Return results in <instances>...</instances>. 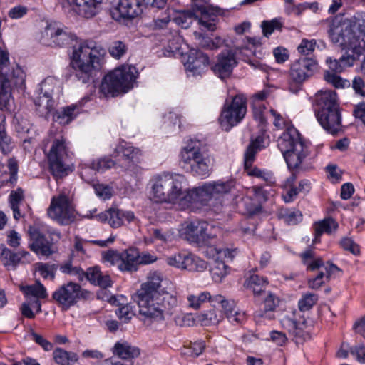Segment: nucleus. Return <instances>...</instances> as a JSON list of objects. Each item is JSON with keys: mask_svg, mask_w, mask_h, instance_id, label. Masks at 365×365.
Here are the masks:
<instances>
[{"mask_svg": "<svg viewBox=\"0 0 365 365\" xmlns=\"http://www.w3.org/2000/svg\"><path fill=\"white\" fill-rule=\"evenodd\" d=\"M150 184V196L155 202L179 203L183 208L192 207V201L187 197L191 194V190L187 189L183 175L163 173L153 176Z\"/></svg>", "mask_w": 365, "mask_h": 365, "instance_id": "f257e3e1", "label": "nucleus"}, {"mask_svg": "<svg viewBox=\"0 0 365 365\" xmlns=\"http://www.w3.org/2000/svg\"><path fill=\"white\" fill-rule=\"evenodd\" d=\"M105 54L103 47L92 40H86L73 46L71 66L76 78L82 83H88L93 69L99 66Z\"/></svg>", "mask_w": 365, "mask_h": 365, "instance_id": "f03ea898", "label": "nucleus"}, {"mask_svg": "<svg viewBox=\"0 0 365 365\" xmlns=\"http://www.w3.org/2000/svg\"><path fill=\"white\" fill-rule=\"evenodd\" d=\"M183 168L193 176L206 178L211 173L213 160L199 140H189L180 153Z\"/></svg>", "mask_w": 365, "mask_h": 365, "instance_id": "7ed1b4c3", "label": "nucleus"}, {"mask_svg": "<svg viewBox=\"0 0 365 365\" xmlns=\"http://www.w3.org/2000/svg\"><path fill=\"white\" fill-rule=\"evenodd\" d=\"M329 36L333 43L347 51L339 58L343 69L352 66L356 60L354 55H361L364 49V43L362 45L360 36L355 34L351 26L344 24L331 28Z\"/></svg>", "mask_w": 365, "mask_h": 365, "instance_id": "20e7f679", "label": "nucleus"}, {"mask_svg": "<svg viewBox=\"0 0 365 365\" xmlns=\"http://www.w3.org/2000/svg\"><path fill=\"white\" fill-rule=\"evenodd\" d=\"M277 146L289 170L299 168L308 154L307 145L294 126H289L278 138Z\"/></svg>", "mask_w": 365, "mask_h": 365, "instance_id": "39448f33", "label": "nucleus"}, {"mask_svg": "<svg viewBox=\"0 0 365 365\" xmlns=\"http://www.w3.org/2000/svg\"><path fill=\"white\" fill-rule=\"evenodd\" d=\"M50 148L46 153L49 170L56 178H63L68 174V145L66 138L61 132L51 130L48 138L44 141V147Z\"/></svg>", "mask_w": 365, "mask_h": 365, "instance_id": "423d86ee", "label": "nucleus"}, {"mask_svg": "<svg viewBox=\"0 0 365 365\" xmlns=\"http://www.w3.org/2000/svg\"><path fill=\"white\" fill-rule=\"evenodd\" d=\"M136 301L140 314L154 321H161L171 315L177 306L176 297L166 292L156 296L136 297Z\"/></svg>", "mask_w": 365, "mask_h": 365, "instance_id": "0eeeda50", "label": "nucleus"}, {"mask_svg": "<svg viewBox=\"0 0 365 365\" xmlns=\"http://www.w3.org/2000/svg\"><path fill=\"white\" fill-rule=\"evenodd\" d=\"M9 53L0 48V109L9 110L11 102V86H21L24 73L19 67L11 71Z\"/></svg>", "mask_w": 365, "mask_h": 365, "instance_id": "6e6552de", "label": "nucleus"}, {"mask_svg": "<svg viewBox=\"0 0 365 365\" xmlns=\"http://www.w3.org/2000/svg\"><path fill=\"white\" fill-rule=\"evenodd\" d=\"M137 74L135 66L123 65L103 78L100 88L101 91L105 96L112 97L126 93L133 88Z\"/></svg>", "mask_w": 365, "mask_h": 365, "instance_id": "1a4fd4ad", "label": "nucleus"}, {"mask_svg": "<svg viewBox=\"0 0 365 365\" xmlns=\"http://www.w3.org/2000/svg\"><path fill=\"white\" fill-rule=\"evenodd\" d=\"M341 117L335 91L321 90V126L331 135L341 128Z\"/></svg>", "mask_w": 365, "mask_h": 365, "instance_id": "9d476101", "label": "nucleus"}, {"mask_svg": "<svg viewBox=\"0 0 365 365\" xmlns=\"http://www.w3.org/2000/svg\"><path fill=\"white\" fill-rule=\"evenodd\" d=\"M234 186L232 180L212 181L191 189V194L187 197L192 201V207H198L206 205L212 198H218L230 192Z\"/></svg>", "mask_w": 365, "mask_h": 365, "instance_id": "9b49d317", "label": "nucleus"}, {"mask_svg": "<svg viewBox=\"0 0 365 365\" xmlns=\"http://www.w3.org/2000/svg\"><path fill=\"white\" fill-rule=\"evenodd\" d=\"M46 232L50 235L61 237L60 233L56 230L47 229L44 225L36 223L30 225L28 229L30 240L29 248L38 257L48 258L57 250L53 243L46 238Z\"/></svg>", "mask_w": 365, "mask_h": 365, "instance_id": "f8f14e48", "label": "nucleus"}, {"mask_svg": "<svg viewBox=\"0 0 365 365\" xmlns=\"http://www.w3.org/2000/svg\"><path fill=\"white\" fill-rule=\"evenodd\" d=\"M47 214L60 225H66L73 222L76 218V211L71 197L63 192L53 196Z\"/></svg>", "mask_w": 365, "mask_h": 365, "instance_id": "ddd939ff", "label": "nucleus"}, {"mask_svg": "<svg viewBox=\"0 0 365 365\" xmlns=\"http://www.w3.org/2000/svg\"><path fill=\"white\" fill-rule=\"evenodd\" d=\"M247 112V101L243 94H237L227 101L219 118L222 128L229 131L237 125L245 117Z\"/></svg>", "mask_w": 365, "mask_h": 365, "instance_id": "4468645a", "label": "nucleus"}, {"mask_svg": "<svg viewBox=\"0 0 365 365\" xmlns=\"http://www.w3.org/2000/svg\"><path fill=\"white\" fill-rule=\"evenodd\" d=\"M317 67V60L310 58L296 60L289 70V91L293 93L300 91L302 83L313 75Z\"/></svg>", "mask_w": 365, "mask_h": 365, "instance_id": "2eb2a0df", "label": "nucleus"}, {"mask_svg": "<svg viewBox=\"0 0 365 365\" xmlns=\"http://www.w3.org/2000/svg\"><path fill=\"white\" fill-rule=\"evenodd\" d=\"M90 296L89 292L74 282L63 284L52 294L53 299L66 310L75 305L78 300L88 299Z\"/></svg>", "mask_w": 365, "mask_h": 365, "instance_id": "dca6fc26", "label": "nucleus"}, {"mask_svg": "<svg viewBox=\"0 0 365 365\" xmlns=\"http://www.w3.org/2000/svg\"><path fill=\"white\" fill-rule=\"evenodd\" d=\"M208 252L212 253V257L215 259L210 269L212 279L215 282H221L230 272V268L225 259L227 262L232 261L236 254V250L210 247Z\"/></svg>", "mask_w": 365, "mask_h": 365, "instance_id": "f3484780", "label": "nucleus"}, {"mask_svg": "<svg viewBox=\"0 0 365 365\" xmlns=\"http://www.w3.org/2000/svg\"><path fill=\"white\" fill-rule=\"evenodd\" d=\"M96 212V209L90 211V214H87L86 217L89 218L95 217L99 222H107L113 228L125 226L127 223L134 222L137 220L133 212L117 207H110L101 213L94 215Z\"/></svg>", "mask_w": 365, "mask_h": 365, "instance_id": "a211bd4d", "label": "nucleus"}, {"mask_svg": "<svg viewBox=\"0 0 365 365\" xmlns=\"http://www.w3.org/2000/svg\"><path fill=\"white\" fill-rule=\"evenodd\" d=\"M103 0H60L65 11L76 13L89 19L96 16L101 9Z\"/></svg>", "mask_w": 365, "mask_h": 365, "instance_id": "6ab92c4d", "label": "nucleus"}, {"mask_svg": "<svg viewBox=\"0 0 365 365\" xmlns=\"http://www.w3.org/2000/svg\"><path fill=\"white\" fill-rule=\"evenodd\" d=\"M210 225L205 221H186L179 229L180 237L190 242H199L211 237L207 230Z\"/></svg>", "mask_w": 365, "mask_h": 365, "instance_id": "aec40b11", "label": "nucleus"}, {"mask_svg": "<svg viewBox=\"0 0 365 365\" xmlns=\"http://www.w3.org/2000/svg\"><path fill=\"white\" fill-rule=\"evenodd\" d=\"M143 12L140 0H119L111 11L112 18L117 21L133 19Z\"/></svg>", "mask_w": 365, "mask_h": 365, "instance_id": "412c9836", "label": "nucleus"}, {"mask_svg": "<svg viewBox=\"0 0 365 365\" xmlns=\"http://www.w3.org/2000/svg\"><path fill=\"white\" fill-rule=\"evenodd\" d=\"M73 39L66 29L56 26V25H48L41 34V41L43 44L51 46L62 47L68 45Z\"/></svg>", "mask_w": 365, "mask_h": 365, "instance_id": "4be33fe9", "label": "nucleus"}, {"mask_svg": "<svg viewBox=\"0 0 365 365\" xmlns=\"http://www.w3.org/2000/svg\"><path fill=\"white\" fill-rule=\"evenodd\" d=\"M209 63L207 55L200 50L192 48L185 56L184 66L188 76H196L205 71Z\"/></svg>", "mask_w": 365, "mask_h": 365, "instance_id": "5701e85b", "label": "nucleus"}, {"mask_svg": "<svg viewBox=\"0 0 365 365\" xmlns=\"http://www.w3.org/2000/svg\"><path fill=\"white\" fill-rule=\"evenodd\" d=\"M296 312L290 314H285L280 319L281 325L287 329L292 336V340L297 344H303L307 339L309 334L304 330L305 322H298L296 319Z\"/></svg>", "mask_w": 365, "mask_h": 365, "instance_id": "b1692460", "label": "nucleus"}, {"mask_svg": "<svg viewBox=\"0 0 365 365\" xmlns=\"http://www.w3.org/2000/svg\"><path fill=\"white\" fill-rule=\"evenodd\" d=\"M246 195L244 203L247 212L251 215L258 212L261 210L262 203L268 199L267 192L259 186L247 188Z\"/></svg>", "mask_w": 365, "mask_h": 365, "instance_id": "393cba45", "label": "nucleus"}, {"mask_svg": "<svg viewBox=\"0 0 365 365\" xmlns=\"http://www.w3.org/2000/svg\"><path fill=\"white\" fill-rule=\"evenodd\" d=\"M192 3L194 9H197L201 14L200 22L210 30H215L217 15L220 13V9L207 5L206 0H192Z\"/></svg>", "mask_w": 365, "mask_h": 365, "instance_id": "a878e982", "label": "nucleus"}, {"mask_svg": "<svg viewBox=\"0 0 365 365\" xmlns=\"http://www.w3.org/2000/svg\"><path fill=\"white\" fill-rule=\"evenodd\" d=\"M236 65L237 61L234 53L230 51H227L219 55L212 70L217 76L223 79L230 76Z\"/></svg>", "mask_w": 365, "mask_h": 365, "instance_id": "bb28decb", "label": "nucleus"}, {"mask_svg": "<svg viewBox=\"0 0 365 365\" xmlns=\"http://www.w3.org/2000/svg\"><path fill=\"white\" fill-rule=\"evenodd\" d=\"M163 280L162 274L157 272H150L147 277V281L141 285L136 297L156 296L161 294L159 289Z\"/></svg>", "mask_w": 365, "mask_h": 365, "instance_id": "cd10ccee", "label": "nucleus"}, {"mask_svg": "<svg viewBox=\"0 0 365 365\" xmlns=\"http://www.w3.org/2000/svg\"><path fill=\"white\" fill-rule=\"evenodd\" d=\"M81 112V105L79 103L62 107L54 113L53 120L61 125H66L75 119Z\"/></svg>", "mask_w": 365, "mask_h": 365, "instance_id": "c85d7f7f", "label": "nucleus"}, {"mask_svg": "<svg viewBox=\"0 0 365 365\" xmlns=\"http://www.w3.org/2000/svg\"><path fill=\"white\" fill-rule=\"evenodd\" d=\"M262 300L264 304V312L262 311H259L255 312V318L259 321L261 318H268L272 319V315L269 313V312H273L275 309L279 306L280 299L274 293L271 292H266L264 294L261 296V297L258 298L257 300Z\"/></svg>", "mask_w": 365, "mask_h": 365, "instance_id": "c756f323", "label": "nucleus"}, {"mask_svg": "<svg viewBox=\"0 0 365 365\" xmlns=\"http://www.w3.org/2000/svg\"><path fill=\"white\" fill-rule=\"evenodd\" d=\"M140 150L130 145L129 143L122 142L115 148L113 154V158L122 157L127 162L128 168L130 166L131 163L135 162L139 155Z\"/></svg>", "mask_w": 365, "mask_h": 365, "instance_id": "7c9ffc66", "label": "nucleus"}, {"mask_svg": "<svg viewBox=\"0 0 365 365\" xmlns=\"http://www.w3.org/2000/svg\"><path fill=\"white\" fill-rule=\"evenodd\" d=\"M201 14L197 9H194L193 4L192 3V8L190 10L181 11L178 13L177 16L174 18L175 23L180 26L182 28L187 29L192 23L194 20H197L198 24L205 29L210 31L205 25L202 24L200 21Z\"/></svg>", "mask_w": 365, "mask_h": 365, "instance_id": "2f4dec72", "label": "nucleus"}, {"mask_svg": "<svg viewBox=\"0 0 365 365\" xmlns=\"http://www.w3.org/2000/svg\"><path fill=\"white\" fill-rule=\"evenodd\" d=\"M138 250L128 248L121 252L120 270L123 272H134L138 269Z\"/></svg>", "mask_w": 365, "mask_h": 365, "instance_id": "473e14b6", "label": "nucleus"}, {"mask_svg": "<svg viewBox=\"0 0 365 365\" xmlns=\"http://www.w3.org/2000/svg\"><path fill=\"white\" fill-rule=\"evenodd\" d=\"M267 284L268 282L266 278L252 274L245 281V286L253 292L254 296L257 299L267 292L265 289Z\"/></svg>", "mask_w": 365, "mask_h": 365, "instance_id": "72a5a7b5", "label": "nucleus"}, {"mask_svg": "<svg viewBox=\"0 0 365 365\" xmlns=\"http://www.w3.org/2000/svg\"><path fill=\"white\" fill-rule=\"evenodd\" d=\"M113 352L115 355L123 359L136 358L140 355V349L130 343L122 341L115 344Z\"/></svg>", "mask_w": 365, "mask_h": 365, "instance_id": "f704fd0d", "label": "nucleus"}, {"mask_svg": "<svg viewBox=\"0 0 365 365\" xmlns=\"http://www.w3.org/2000/svg\"><path fill=\"white\" fill-rule=\"evenodd\" d=\"M264 148H265V136L263 134L252 140L245 153V164L246 165L252 164L257 153Z\"/></svg>", "mask_w": 365, "mask_h": 365, "instance_id": "c9c22d12", "label": "nucleus"}, {"mask_svg": "<svg viewBox=\"0 0 365 365\" xmlns=\"http://www.w3.org/2000/svg\"><path fill=\"white\" fill-rule=\"evenodd\" d=\"M21 290L24 292L28 300L46 299L48 293L46 287L39 282L36 281L34 284L21 287Z\"/></svg>", "mask_w": 365, "mask_h": 365, "instance_id": "e433bc0d", "label": "nucleus"}, {"mask_svg": "<svg viewBox=\"0 0 365 365\" xmlns=\"http://www.w3.org/2000/svg\"><path fill=\"white\" fill-rule=\"evenodd\" d=\"M206 268L207 263L205 261L201 259L197 256L185 252L182 269L190 272H202Z\"/></svg>", "mask_w": 365, "mask_h": 365, "instance_id": "4c0bfd02", "label": "nucleus"}, {"mask_svg": "<svg viewBox=\"0 0 365 365\" xmlns=\"http://www.w3.org/2000/svg\"><path fill=\"white\" fill-rule=\"evenodd\" d=\"M251 165L245 164V170L250 176H253L264 180L268 185L275 183V177L272 171L259 169L257 167H252Z\"/></svg>", "mask_w": 365, "mask_h": 365, "instance_id": "58836bf2", "label": "nucleus"}, {"mask_svg": "<svg viewBox=\"0 0 365 365\" xmlns=\"http://www.w3.org/2000/svg\"><path fill=\"white\" fill-rule=\"evenodd\" d=\"M295 175L292 174L287 178L282 185V197L286 202H292L299 193L298 187L294 184Z\"/></svg>", "mask_w": 365, "mask_h": 365, "instance_id": "ea45409f", "label": "nucleus"}, {"mask_svg": "<svg viewBox=\"0 0 365 365\" xmlns=\"http://www.w3.org/2000/svg\"><path fill=\"white\" fill-rule=\"evenodd\" d=\"M223 312L231 324H240L246 319L245 313L237 308L233 302L225 304Z\"/></svg>", "mask_w": 365, "mask_h": 365, "instance_id": "a19ab883", "label": "nucleus"}, {"mask_svg": "<svg viewBox=\"0 0 365 365\" xmlns=\"http://www.w3.org/2000/svg\"><path fill=\"white\" fill-rule=\"evenodd\" d=\"M53 359L58 365H72L78 360V356L74 352H68L58 348L53 351Z\"/></svg>", "mask_w": 365, "mask_h": 365, "instance_id": "79ce46f5", "label": "nucleus"}, {"mask_svg": "<svg viewBox=\"0 0 365 365\" xmlns=\"http://www.w3.org/2000/svg\"><path fill=\"white\" fill-rule=\"evenodd\" d=\"M278 217L289 225H297L302 220V212L295 209L282 208L278 212Z\"/></svg>", "mask_w": 365, "mask_h": 365, "instance_id": "37998d69", "label": "nucleus"}, {"mask_svg": "<svg viewBox=\"0 0 365 365\" xmlns=\"http://www.w3.org/2000/svg\"><path fill=\"white\" fill-rule=\"evenodd\" d=\"M9 204L13 211L14 218L16 220L21 217L19 211V205L24 200V190L21 188H17L12 191L9 195Z\"/></svg>", "mask_w": 365, "mask_h": 365, "instance_id": "c03bdc74", "label": "nucleus"}, {"mask_svg": "<svg viewBox=\"0 0 365 365\" xmlns=\"http://www.w3.org/2000/svg\"><path fill=\"white\" fill-rule=\"evenodd\" d=\"M341 272V270L334 264L327 261L322 263L321 261V284L325 280H329L331 278H334Z\"/></svg>", "mask_w": 365, "mask_h": 365, "instance_id": "a18cd8bd", "label": "nucleus"}, {"mask_svg": "<svg viewBox=\"0 0 365 365\" xmlns=\"http://www.w3.org/2000/svg\"><path fill=\"white\" fill-rule=\"evenodd\" d=\"M1 254L0 259L4 266L9 269L10 267L15 268L16 266L19 263V259L18 258L17 252L14 253L9 249L1 245L0 247Z\"/></svg>", "mask_w": 365, "mask_h": 365, "instance_id": "49530a36", "label": "nucleus"}, {"mask_svg": "<svg viewBox=\"0 0 365 365\" xmlns=\"http://www.w3.org/2000/svg\"><path fill=\"white\" fill-rule=\"evenodd\" d=\"M324 79L337 89L349 88L351 85L349 81L342 78L336 73H331L329 71H324Z\"/></svg>", "mask_w": 365, "mask_h": 365, "instance_id": "de8ad7c7", "label": "nucleus"}, {"mask_svg": "<svg viewBox=\"0 0 365 365\" xmlns=\"http://www.w3.org/2000/svg\"><path fill=\"white\" fill-rule=\"evenodd\" d=\"M33 309L36 310L37 313L41 312V304L38 299H30L24 302L21 305V310L22 314L29 319L35 317Z\"/></svg>", "mask_w": 365, "mask_h": 365, "instance_id": "09e8293b", "label": "nucleus"}, {"mask_svg": "<svg viewBox=\"0 0 365 365\" xmlns=\"http://www.w3.org/2000/svg\"><path fill=\"white\" fill-rule=\"evenodd\" d=\"M4 121V119H2L0 123V153L6 155L12 150L13 143L5 132L4 125L2 124Z\"/></svg>", "mask_w": 365, "mask_h": 365, "instance_id": "8fccbe9b", "label": "nucleus"}, {"mask_svg": "<svg viewBox=\"0 0 365 365\" xmlns=\"http://www.w3.org/2000/svg\"><path fill=\"white\" fill-rule=\"evenodd\" d=\"M282 22L280 19H273L270 21H263L261 24L263 35L266 37L270 36L275 31H281Z\"/></svg>", "mask_w": 365, "mask_h": 365, "instance_id": "3c124183", "label": "nucleus"}, {"mask_svg": "<svg viewBox=\"0 0 365 365\" xmlns=\"http://www.w3.org/2000/svg\"><path fill=\"white\" fill-rule=\"evenodd\" d=\"M127 45L121 41H115L110 43L108 48L110 55L115 58H121L127 52Z\"/></svg>", "mask_w": 365, "mask_h": 365, "instance_id": "603ef678", "label": "nucleus"}, {"mask_svg": "<svg viewBox=\"0 0 365 365\" xmlns=\"http://www.w3.org/2000/svg\"><path fill=\"white\" fill-rule=\"evenodd\" d=\"M115 163L108 157H103L93 160L91 162V168L97 172L103 173L114 167Z\"/></svg>", "mask_w": 365, "mask_h": 365, "instance_id": "864d4df0", "label": "nucleus"}, {"mask_svg": "<svg viewBox=\"0 0 365 365\" xmlns=\"http://www.w3.org/2000/svg\"><path fill=\"white\" fill-rule=\"evenodd\" d=\"M339 223L331 217H326L321 220V235L323 233L331 235L336 233Z\"/></svg>", "mask_w": 365, "mask_h": 365, "instance_id": "5fc2aeb1", "label": "nucleus"}, {"mask_svg": "<svg viewBox=\"0 0 365 365\" xmlns=\"http://www.w3.org/2000/svg\"><path fill=\"white\" fill-rule=\"evenodd\" d=\"M52 94L40 93L38 98L35 101V104L38 108H43L46 110V113L52 111L54 108V101L52 98Z\"/></svg>", "mask_w": 365, "mask_h": 365, "instance_id": "6e6d98bb", "label": "nucleus"}, {"mask_svg": "<svg viewBox=\"0 0 365 365\" xmlns=\"http://www.w3.org/2000/svg\"><path fill=\"white\" fill-rule=\"evenodd\" d=\"M318 301V295L314 294H305L298 302V307L301 312L309 310Z\"/></svg>", "mask_w": 365, "mask_h": 365, "instance_id": "4d7b16f0", "label": "nucleus"}, {"mask_svg": "<svg viewBox=\"0 0 365 365\" xmlns=\"http://www.w3.org/2000/svg\"><path fill=\"white\" fill-rule=\"evenodd\" d=\"M302 262L307 265V268L309 271H314L319 267V260L314 259V253L311 249H308L300 254Z\"/></svg>", "mask_w": 365, "mask_h": 365, "instance_id": "13d9d810", "label": "nucleus"}, {"mask_svg": "<svg viewBox=\"0 0 365 365\" xmlns=\"http://www.w3.org/2000/svg\"><path fill=\"white\" fill-rule=\"evenodd\" d=\"M205 347L203 341L192 343L190 346H184L182 354L187 356L197 357L201 354Z\"/></svg>", "mask_w": 365, "mask_h": 365, "instance_id": "bf43d9fd", "label": "nucleus"}, {"mask_svg": "<svg viewBox=\"0 0 365 365\" xmlns=\"http://www.w3.org/2000/svg\"><path fill=\"white\" fill-rule=\"evenodd\" d=\"M62 273L76 277L78 279L83 280L85 277V272L79 267H73L71 262H68L60 267Z\"/></svg>", "mask_w": 365, "mask_h": 365, "instance_id": "052dcab7", "label": "nucleus"}, {"mask_svg": "<svg viewBox=\"0 0 365 365\" xmlns=\"http://www.w3.org/2000/svg\"><path fill=\"white\" fill-rule=\"evenodd\" d=\"M210 299V293L208 292H203L199 295H190L187 297L189 307L195 309H198L201 304Z\"/></svg>", "mask_w": 365, "mask_h": 365, "instance_id": "680f3d73", "label": "nucleus"}, {"mask_svg": "<svg viewBox=\"0 0 365 365\" xmlns=\"http://www.w3.org/2000/svg\"><path fill=\"white\" fill-rule=\"evenodd\" d=\"M317 46V41L315 39L303 38L297 46V51L301 55L308 56L311 54Z\"/></svg>", "mask_w": 365, "mask_h": 365, "instance_id": "e2e57ef3", "label": "nucleus"}, {"mask_svg": "<svg viewBox=\"0 0 365 365\" xmlns=\"http://www.w3.org/2000/svg\"><path fill=\"white\" fill-rule=\"evenodd\" d=\"M327 178L332 183H338L341 180L342 173L338 170L337 165L334 164L328 165L325 168Z\"/></svg>", "mask_w": 365, "mask_h": 365, "instance_id": "0e129e2a", "label": "nucleus"}, {"mask_svg": "<svg viewBox=\"0 0 365 365\" xmlns=\"http://www.w3.org/2000/svg\"><path fill=\"white\" fill-rule=\"evenodd\" d=\"M60 81L52 76L47 77L44 79V81L41 83V92L46 94H52L54 88L59 86Z\"/></svg>", "mask_w": 365, "mask_h": 365, "instance_id": "69168bd1", "label": "nucleus"}, {"mask_svg": "<svg viewBox=\"0 0 365 365\" xmlns=\"http://www.w3.org/2000/svg\"><path fill=\"white\" fill-rule=\"evenodd\" d=\"M36 269L40 274V275L44 279L54 278V268L53 265H51L47 263L39 262L36 264Z\"/></svg>", "mask_w": 365, "mask_h": 365, "instance_id": "338daca9", "label": "nucleus"}, {"mask_svg": "<svg viewBox=\"0 0 365 365\" xmlns=\"http://www.w3.org/2000/svg\"><path fill=\"white\" fill-rule=\"evenodd\" d=\"M350 354L354 359L361 364L365 363V346L357 344L350 347Z\"/></svg>", "mask_w": 365, "mask_h": 365, "instance_id": "774afa93", "label": "nucleus"}]
</instances>
